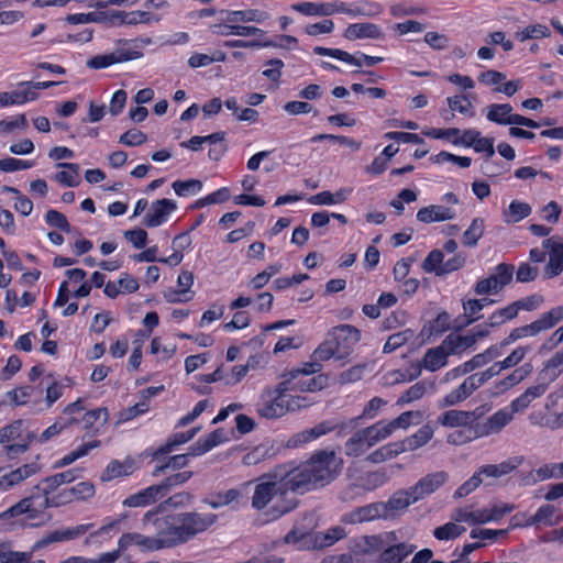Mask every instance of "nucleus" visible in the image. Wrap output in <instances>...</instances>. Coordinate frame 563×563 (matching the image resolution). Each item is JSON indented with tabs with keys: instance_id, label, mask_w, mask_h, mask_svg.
<instances>
[{
	"instance_id": "f257e3e1",
	"label": "nucleus",
	"mask_w": 563,
	"mask_h": 563,
	"mask_svg": "<svg viewBox=\"0 0 563 563\" xmlns=\"http://www.w3.org/2000/svg\"><path fill=\"white\" fill-rule=\"evenodd\" d=\"M342 468V460L334 451H318L300 464H285L256 479L252 507L263 510L269 507L273 518H278L296 504L287 499L288 492L303 494L331 483Z\"/></svg>"
},
{
	"instance_id": "f03ea898",
	"label": "nucleus",
	"mask_w": 563,
	"mask_h": 563,
	"mask_svg": "<svg viewBox=\"0 0 563 563\" xmlns=\"http://www.w3.org/2000/svg\"><path fill=\"white\" fill-rule=\"evenodd\" d=\"M65 492L66 487L60 488L52 475L47 476L34 486L30 496L22 498L1 512L0 519L7 520L25 515L29 521H36L34 525H43L51 518L49 516L45 518L46 509L66 505V498L63 497Z\"/></svg>"
},
{
	"instance_id": "7ed1b4c3",
	"label": "nucleus",
	"mask_w": 563,
	"mask_h": 563,
	"mask_svg": "<svg viewBox=\"0 0 563 563\" xmlns=\"http://www.w3.org/2000/svg\"><path fill=\"white\" fill-rule=\"evenodd\" d=\"M360 331L350 324H342L332 328L325 340L314 350L316 361L324 362L332 357L344 360L360 341Z\"/></svg>"
},
{
	"instance_id": "20e7f679",
	"label": "nucleus",
	"mask_w": 563,
	"mask_h": 563,
	"mask_svg": "<svg viewBox=\"0 0 563 563\" xmlns=\"http://www.w3.org/2000/svg\"><path fill=\"white\" fill-rule=\"evenodd\" d=\"M146 532H155L161 550L185 543L178 515L158 516L157 510L147 511L142 519Z\"/></svg>"
},
{
	"instance_id": "39448f33",
	"label": "nucleus",
	"mask_w": 563,
	"mask_h": 563,
	"mask_svg": "<svg viewBox=\"0 0 563 563\" xmlns=\"http://www.w3.org/2000/svg\"><path fill=\"white\" fill-rule=\"evenodd\" d=\"M37 439L30 421L14 420L0 429V445L8 457L25 453Z\"/></svg>"
},
{
	"instance_id": "423d86ee",
	"label": "nucleus",
	"mask_w": 563,
	"mask_h": 563,
	"mask_svg": "<svg viewBox=\"0 0 563 563\" xmlns=\"http://www.w3.org/2000/svg\"><path fill=\"white\" fill-rule=\"evenodd\" d=\"M505 369L501 361L495 362L487 369L467 376L455 389L439 400L440 408L452 407L466 400L476 389Z\"/></svg>"
},
{
	"instance_id": "0eeeda50",
	"label": "nucleus",
	"mask_w": 563,
	"mask_h": 563,
	"mask_svg": "<svg viewBox=\"0 0 563 563\" xmlns=\"http://www.w3.org/2000/svg\"><path fill=\"white\" fill-rule=\"evenodd\" d=\"M386 439L378 421L354 432L344 443V453L351 457H358Z\"/></svg>"
},
{
	"instance_id": "6e6552de",
	"label": "nucleus",
	"mask_w": 563,
	"mask_h": 563,
	"mask_svg": "<svg viewBox=\"0 0 563 563\" xmlns=\"http://www.w3.org/2000/svg\"><path fill=\"white\" fill-rule=\"evenodd\" d=\"M257 412L266 419H275L288 413L286 391L280 390L279 384L273 391L266 390L262 394Z\"/></svg>"
},
{
	"instance_id": "1a4fd4ad",
	"label": "nucleus",
	"mask_w": 563,
	"mask_h": 563,
	"mask_svg": "<svg viewBox=\"0 0 563 563\" xmlns=\"http://www.w3.org/2000/svg\"><path fill=\"white\" fill-rule=\"evenodd\" d=\"M279 385L282 391L314 393L324 387V378L322 376L308 377L300 372H289Z\"/></svg>"
},
{
	"instance_id": "9d476101",
	"label": "nucleus",
	"mask_w": 563,
	"mask_h": 563,
	"mask_svg": "<svg viewBox=\"0 0 563 563\" xmlns=\"http://www.w3.org/2000/svg\"><path fill=\"white\" fill-rule=\"evenodd\" d=\"M178 520L181 526L184 541L187 542L211 527L216 522L217 516L213 514L184 512L178 514Z\"/></svg>"
},
{
	"instance_id": "9b49d317",
	"label": "nucleus",
	"mask_w": 563,
	"mask_h": 563,
	"mask_svg": "<svg viewBox=\"0 0 563 563\" xmlns=\"http://www.w3.org/2000/svg\"><path fill=\"white\" fill-rule=\"evenodd\" d=\"M514 267L507 264H499L495 272L476 283L477 295H494L499 292L512 279Z\"/></svg>"
},
{
	"instance_id": "f8f14e48",
	"label": "nucleus",
	"mask_w": 563,
	"mask_h": 563,
	"mask_svg": "<svg viewBox=\"0 0 563 563\" xmlns=\"http://www.w3.org/2000/svg\"><path fill=\"white\" fill-rule=\"evenodd\" d=\"M483 416L479 409L459 410L450 409L438 417V423L445 428H472Z\"/></svg>"
},
{
	"instance_id": "ddd939ff",
	"label": "nucleus",
	"mask_w": 563,
	"mask_h": 563,
	"mask_svg": "<svg viewBox=\"0 0 563 563\" xmlns=\"http://www.w3.org/2000/svg\"><path fill=\"white\" fill-rule=\"evenodd\" d=\"M142 56L143 54L140 51L118 48L111 53L89 58L86 65L90 69H103L114 64L140 59Z\"/></svg>"
},
{
	"instance_id": "4468645a",
	"label": "nucleus",
	"mask_w": 563,
	"mask_h": 563,
	"mask_svg": "<svg viewBox=\"0 0 563 563\" xmlns=\"http://www.w3.org/2000/svg\"><path fill=\"white\" fill-rule=\"evenodd\" d=\"M40 471L41 467L36 462L23 464L11 471L0 467V490L5 492L13 488L27 478L38 474Z\"/></svg>"
},
{
	"instance_id": "2eb2a0df",
	"label": "nucleus",
	"mask_w": 563,
	"mask_h": 563,
	"mask_svg": "<svg viewBox=\"0 0 563 563\" xmlns=\"http://www.w3.org/2000/svg\"><path fill=\"white\" fill-rule=\"evenodd\" d=\"M130 547H137L142 552H155L161 551L156 536H147L140 532L123 533L118 541V549L113 552H118V558L122 552L128 550Z\"/></svg>"
},
{
	"instance_id": "dca6fc26",
	"label": "nucleus",
	"mask_w": 563,
	"mask_h": 563,
	"mask_svg": "<svg viewBox=\"0 0 563 563\" xmlns=\"http://www.w3.org/2000/svg\"><path fill=\"white\" fill-rule=\"evenodd\" d=\"M177 203L172 199H158L151 203L143 218V224L147 228H157L165 223L168 217L176 211Z\"/></svg>"
},
{
	"instance_id": "f3484780",
	"label": "nucleus",
	"mask_w": 563,
	"mask_h": 563,
	"mask_svg": "<svg viewBox=\"0 0 563 563\" xmlns=\"http://www.w3.org/2000/svg\"><path fill=\"white\" fill-rule=\"evenodd\" d=\"M449 479L445 471H438L421 477L411 488L417 500L424 499L429 495L437 492Z\"/></svg>"
},
{
	"instance_id": "a211bd4d",
	"label": "nucleus",
	"mask_w": 563,
	"mask_h": 563,
	"mask_svg": "<svg viewBox=\"0 0 563 563\" xmlns=\"http://www.w3.org/2000/svg\"><path fill=\"white\" fill-rule=\"evenodd\" d=\"M382 5L373 1H360L354 4H347L344 1H333L334 13H345L353 18L364 16L374 18L382 12Z\"/></svg>"
},
{
	"instance_id": "6ab92c4d",
	"label": "nucleus",
	"mask_w": 563,
	"mask_h": 563,
	"mask_svg": "<svg viewBox=\"0 0 563 563\" xmlns=\"http://www.w3.org/2000/svg\"><path fill=\"white\" fill-rule=\"evenodd\" d=\"M543 247L549 252V262L545 266V275L554 277L563 271V239L552 236L543 241Z\"/></svg>"
},
{
	"instance_id": "aec40b11",
	"label": "nucleus",
	"mask_w": 563,
	"mask_h": 563,
	"mask_svg": "<svg viewBox=\"0 0 563 563\" xmlns=\"http://www.w3.org/2000/svg\"><path fill=\"white\" fill-rule=\"evenodd\" d=\"M384 507L382 503H373L357 507L342 516L341 522L345 525H360L383 518Z\"/></svg>"
},
{
	"instance_id": "412c9836",
	"label": "nucleus",
	"mask_w": 563,
	"mask_h": 563,
	"mask_svg": "<svg viewBox=\"0 0 563 563\" xmlns=\"http://www.w3.org/2000/svg\"><path fill=\"white\" fill-rule=\"evenodd\" d=\"M549 386V384L537 376L536 383L511 401L510 409L512 412H521L526 410L536 399L542 397L547 393Z\"/></svg>"
},
{
	"instance_id": "4be33fe9",
	"label": "nucleus",
	"mask_w": 563,
	"mask_h": 563,
	"mask_svg": "<svg viewBox=\"0 0 563 563\" xmlns=\"http://www.w3.org/2000/svg\"><path fill=\"white\" fill-rule=\"evenodd\" d=\"M456 210L451 206L430 205L423 207L417 212V220L429 224L433 222H444L456 218Z\"/></svg>"
},
{
	"instance_id": "5701e85b",
	"label": "nucleus",
	"mask_w": 563,
	"mask_h": 563,
	"mask_svg": "<svg viewBox=\"0 0 563 563\" xmlns=\"http://www.w3.org/2000/svg\"><path fill=\"white\" fill-rule=\"evenodd\" d=\"M450 353L446 347H444L443 342L435 347L428 349L421 360L417 365L420 366V371L422 368L433 373L449 364Z\"/></svg>"
},
{
	"instance_id": "b1692460",
	"label": "nucleus",
	"mask_w": 563,
	"mask_h": 563,
	"mask_svg": "<svg viewBox=\"0 0 563 563\" xmlns=\"http://www.w3.org/2000/svg\"><path fill=\"white\" fill-rule=\"evenodd\" d=\"M411 488L396 492L386 503H382L384 507L383 518L394 517L396 514L406 510L411 504L417 503Z\"/></svg>"
},
{
	"instance_id": "393cba45",
	"label": "nucleus",
	"mask_w": 563,
	"mask_h": 563,
	"mask_svg": "<svg viewBox=\"0 0 563 563\" xmlns=\"http://www.w3.org/2000/svg\"><path fill=\"white\" fill-rule=\"evenodd\" d=\"M335 426L330 421H323L310 429L302 430L294 434L287 442L288 448H297L305 443L319 439L320 437L334 430Z\"/></svg>"
},
{
	"instance_id": "a878e982",
	"label": "nucleus",
	"mask_w": 563,
	"mask_h": 563,
	"mask_svg": "<svg viewBox=\"0 0 563 563\" xmlns=\"http://www.w3.org/2000/svg\"><path fill=\"white\" fill-rule=\"evenodd\" d=\"M532 372V365L527 363L522 365L521 367L515 369L506 377L497 380L493 385L492 394L493 395H501L506 393L507 390L511 389L516 385H518L520 382L526 379Z\"/></svg>"
},
{
	"instance_id": "bb28decb",
	"label": "nucleus",
	"mask_w": 563,
	"mask_h": 563,
	"mask_svg": "<svg viewBox=\"0 0 563 563\" xmlns=\"http://www.w3.org/2000/svg\"><path fill=\"white\" fill-rule=\"evenodd\" d=\"M213 33L222 35V36H263L265 31L260 27L251 26V25H242L239 23H230L225 20V23L214 24L212 26Z\"/></svg>"
},
{
	"instance_id": "cd10ccee",
	"label": "nucleus",
	"mask_w": 563,
	"mask_h": 563,
	"mask_svg": "<svg viewBox=\"0 0 563 563\" xmlns=\"http://www.w3.org/2000/svg\"><path fill=\"white\" fill-rule=\"evenodd\" d=\"M434 434V429L430 423L422 426L418 429L412 435L405 438L401 441H398L400 451L402 453L416 451L422 446H424Z\"/></svg>"
},
{
	"instance_id": "c85d7f7f",
	"label": "nucleus",
	"mask_w": 563,
	"mask_h": 563,
	"mask_svg": "<svg viewBox=\"0 0 563 563\" xmlns=\"http://www.w3.org/2000/svg\"><path fill=\"white\" fill-rule=\"evenodd\" d=\"M523 462L522 456H514L499 464H486L481 466L478 470L483 477L500 478L510 474L512 471L518 468Z\"/></svg>"
},
{
	"instance_id": "c756f323",
	"label": "nucleus",
	"mask_w": 563,
	"mask_h": 563,
	"mask_svg": "<svg viewBox=\"0 0 563 563\" xmlns=\"http://www.w3.org/2000/svg\"><path fill=\"white\" fill-rule=\"evenodd\" d=\"M343 36L349 41H355L361 38H380L383 37L382 29L369 22L350 24Z\"/></svg>"
},
{
	"instance_id": "7c9ffc66",
	"label": "nucleus",
	"mask_w": 563,
	"mask_h": 563,
	"mask_svg": "<svg viewBox=\"0 0 563 563\" xmlns=\"http://www.w3.org/2000/svg\"><path fill=\"white\" fill-rule=\"evenodd\" d=\"M179 290H170L165 295L169 302H186L194 297L190 288L194 284V274L188 271H183L177 279Z\"/></svg>"
},
{
	"instance_id": "2f4dec72",
	"label": "nucleus",
	"mask_w": 563,
	"mask_h": 563,
	"mask_svg": "<svg viewBox=\"0 0 563 563\" xmlns=\"http://www.w3.org/2000/svg\"><path fill=\"white\" fill-rule=\"evenodd\" d=\"M563 320V306L555 307L550 311L543 313L539 319L527 324L531 336L553 328L556 323Z\"/></svg>"
},
{
	"instance_id": "473e14b6",
	"label": "nucleus",
	"mask_w": 563,
	"mask_h": 563,
	"mask_svg": "<svg viewBox=\"0 0 563 563\" xmlns=\"http://www.w3.org/2000/svg\"><path fill=\"white\" fill-rule=\"evenodd\" d=\"M422 420L420 411H406L390 421H379L386 438H389L397 429H407L412 423H419Z\"/></svg>"
},
{
	"instance_id": "72a5a7b5",
	"label": "nucleus",
	"mask_w": 563,
	"mask_h": 563,
	"mask_svg": "<svg viewBox=\"0 0 563 563\" xmlns=\"http://www.w3.org/2000/svg\"><path fill=\"white\" fill-rule=\"evenodd\" d=\"M384 540L380 536H361L353 540L351 551L356 555H371L382 550Z\"/></svg>"
},
{
	"instance_id": "f704fd0d",
	"label": "nucleus",
	"mask_w": 563,
	"mask_h": 563,
	"mask_svg": "<svg viewBox=\"0 0 563 563\" xmlns=\"http://www.w3.org/2000/svg\"><path fill=\"white\" fill-rule=\"evenodd\" d=\"M451 520L433 530V537L439 541H451L460 538L466 532V527L456 520L454 510L451 514Z\"/></svg>"
},
{
	"instance_id": "c9c22d12",
	"label": "nucleus",
	"mask_w": 563,
	"mask_h": 563,
	"mask_svg": "<svg viewBox=\"0 0 563 563\" xmlns=\"http://www.w3.org/2000/svg\"><path fill=\"white\" fill-rule=\"evenodd\" d=\"M21 86L24 87L12 91L0 92V107L24 104L37 98L36 91H33L27 85L22 84Z\"/></svg>"
},
{
	"instance_id": "e433bc0d",
	"label": "nucleus",
	"mask_w": 563,
	"mask_h": 563,
	"mask_svg": "<svg viewBox=\"0 0 563 563\" xmlns=\"http://www.w3.org/2000/svg\"><path fill=\"white\" fill-rule=\"evenodd\" d=\"M139 282L129 274H123L118 282H109L104 286V294L115 298L121 294H132L139 289Z\"/></svg>"
},
{
	"instance_id": "4c0bfd02",
	"label": "nucleus",
	"mask_w": 563,
	"mask_h": 563,
	"mask_svg": "<svg viewBox=\"0 0 563 563\" xmlns=\"http://www.w3.org/2000/svg\"><path fill=\"white\" fill-rule=\"evenodd\" d=\"M306 16H328L334 14L332 2H299L290 7Z\"/></svg>"
},
{
	"instance_id": "58836bf2",
	"label": "nucleus",
	"mask_w": 563,
	"mask_h": 563,
	"mask_svg": "<svg viewBox=\"0 0 563 563\" xmlns=\"http://www.w3.org/2000/svg\"><path fill=\"white\" fill-rule=\"evenodd\" d=\"M514 413L515 412H512V410L507 411L505 409L496 411L482 426L481 435H489V434L498 433L510 421H512Z\"/></svg>"
},
{
	"instance_id": "ea45409f",
	"label": "nucleus",
	"mask_w": 563,
	"mask_h": 563,
	"mask_svg": "<svg viewBox=\"0 0 563 563\" xmlns=\"http://www.w3.org/2000/svg\"><path fill=\"white\" fill-rule=\"evenodd\" d=\"M163 496L159 493L157 485L150 486L136 494L129 496L123 500V505L128 507H145L154 504Z\"/></svg>"
},
{
	"instance_id": "a19ab883",
	"label": "nucleus",
	"mask_w": 563,
	"mask_h": 563,
	"mask_svg": "<svg viewBox=\"0 0 563 563\" xmlns=\"http://www.w3.org/2000/svg\"><path fill=\"white\" fill-rule=\"evenodd\" d=\"M91 527H92V525L89 523V525H79L77 527L67 528V529H63V530L51 531L43 538L41 543L46 545V544H51L54 542L74 540V539L82 536L84 533H86Z\"/></svg>"
},
{
	"instance_id": "79ce46f5",
	"label": "nucleus",
	"mask_w": 563,
	"mask_h": 563,
	"mask_svg": "<svg viewBox=\"0 0 563 563\" xmlns=\"http://www.w3.org/2000/svg\"><path fill=\"white\" fill-rule=\"evenodd\" d=\"M442 342L450 355H460L475 345L474 336L468 333L464 335L450 333Z\"/></svg>"
},
{
	"instance_id": "37998d69",
	"label": "nucleus",
	"mask_w": 563,
	"mask_h": 563,
	"mask_svg": "<svg viewBox=\"0 0 563 563\" xmlns=\"http://www.w3.org/2000/svg\"><path fill=\"white\" fill-rule=\"evenodd\" d=\"M351 190L347 188H340L335 192H331L328 190L321 191L319 194L312 195L308 198V202L313 206H333L343 203Z\"/></svg>"
},
{
	"instance_id": "c03bdc74",
	"label": "nucleus",
	"mask_w": 563,
	"mask_h": 563,
	"mask_svg": "<svg viewBox=\"0 0 563 563\" xmlns=\"http://www.w3.org/2000/svg\"><path fill=\"white\" fill-rule=\"evenodd\" d=\"M456 520L462 523H468L470 526L485 525V510L484 508H477L474 505L462 506L454 509Z\"/></svg>"
},
{
	"instance_id": "a18cd8bd",
	"label": "nucleus",
	"mask_w": 563,
	"mask_h": 563,
	"mask_svg": "<svg viewBox=\"0 0 563 563\" xmlns=\"http://www.w3.org/2000/svg\"><path fill=\"white\" fill-rule=\"evenodd\" d=\"M225 19L230 23H239V22L263 23L264 21L269 19V14L265 11H261V10H256V9L235 10V11H228Z\"/></svg>"
},
{
	"instance_id": "49530a36",
	"label": "nucleus",
	"mask_w": 563,
	"mask_h": 563,
	"mask_svg": "<svg viewBox=\"0 0 563 563\" xmlns=\"http://www.w3.org/2000/svg\"><path fill=\"white\" fill-rule=\"evenodd\" d=\"M563 368V351L553 354L545 363L543 368L538 373L540 379L551 385L560 375Z\"/></svg>"
},
{
	"instance_id": "de8ad7c7",
	"label": "nucleus",
	"mask_w": 563,
	"mask_h": 563,
	"mask_svg": "<svg viewBox=\"0 0 563 563\" xmlns=\"http://www.w3.org/2000/svg\"><path fill=\"white\" fill-rule=\"evenodd\" d=\"M225 440L224 432L222 430H216L208 434L205 439H200L194 445L189 448V454L192 456H199L206 452L212 450Z\"/></svg>"
},
{
	"instance_id": "09e8293b",
	"label": "nucleus",
	"mask_w": 563,
	"mask_h": 563,
	"mask_svg": "<svg viewBox=\"0 0 563 563\" xmlns=\"http://www.w3.org/2000/svg\"><path fill=\"white\" fill-rule=\"evenodd\" d=\"M487 119L497 124H512V107L508 103H494L487 107Z\"/></svg>"
},
{
	"instance_id": "8fccbe9b",
	"label": "nucleus",
	"mask_w": 563,
	"mask_h": 563,
	"mask_svg": "<svg viewBox=\"0 0 563 563\" xmlns=\"http://www.w3.org/2000/svg\"><path fill=\"white\" fill-rule=\"evenodd\" d=\"M416 550L415 545L398 543L388 547L380 554V563H400L405 558Z\"/></svg>"
},
{
	"instance_id": "3c124183",
	"label": "nucleus",
	"mask_w": 563,
	"mask_h": 563,
	"mask_svg": "<svg viewBox=\"0 0 563 563\" xmlns=\"http://www.w3.org/2000/svg\"><path fill=\"white\" fill-rule=\"evenodd\" d=\"M134 470V464L131 460H125L123 462L112 461L108 464L106 470L101 475V479L104 482H109L122 476H126L132 474Z\"/></svg>"
},
{
	"instance_id": "603ef678",
	"label": "nucleus",
	"mask_w": 563,
	"mask_h": 563,
	"mask_svg": "<svg viewBox=\"0 0 563 563\" xmlns=\"http://www.w3.org/2000/svg\"><path fill=\"white\" fill-rule=\"evenodd\" d=\"M161 16L150 10L125 11V26L150 25L158 23Z\"/></svg>"
},
{
	"instance_id": "864d4df0",
	"label": "nucleus",
	"mask_w": 563,
	"mask_h": 563,
	"mask_svg": "<svg viewBox=\"0 0 563 563\" xmlns=\"http://www.w3.org/2000/svg\"><path fill=\"white\" fill-rule=\"evenodd\" d=\"M385 483V475L380 472H371L362 476L357 483L350 486L349 492L360 494V489L364 492L373 490Z\"/></svg>"
},
{
	"instance_id": "5fc2aeb1",
	"label": "nucleus",
	"mask_w": 563,
	"mask_h": 563,
	"mask_svg": "<svg viewBox=\"0 0 563 563\" xmlns=\"http://www.w3.org/2000/svg\"><path fill=\"white\" fill-rule=\"evenodd\" d=\"M95 486L89 482H80L77 485L67 488L64 493L66 498V505L75 501V500H87L95 495Z\"/></svg>"
},
{
	"instance_id": "6e6d98bb",
	"label": "nucleus",
	"mask_w": 563,
	"mask_h": 563,
	"mask_svg": "<svg viewBox=\"0 0 563 563\" xmlns=\"http://www.w3.org/2000/svg\"><path fill=\"white\" fill-rule=\"evenodd\" d=\"M402 452L400 451V446L398 441L389 442L368 454L367 461L374 464H379L385 461L391 460Z\"/></svg>"
},
{
	"instance_id": "4d7b16f0",
	"label": "nucleus",
	"mask_w": 563,
	"mask_h": 563,
	"mask_svg": "<svg viewBox=\"0 0 563 563\" xmlns=\"http://www.w3.org/2000/svg\"><path fill=\"white\" fill-rule=\"evenodd\" d=\"M531 213V207L521 201L510 202L507 210L504 211L503 218L506 223H517L527 218Z\"/></svg>"
},
{
	"instance_id": "13d9d810",
	"label": "nucleus",
	"mask_w": 563,
	"mask_h": 563,
	"mask_svg": "<svg viewBox=\"0 0 563 563\" xmlns=\"http://www.w3.org/2000/svg\"><path fill=\"white\" fill-rule=\"evenodd\" d=\"M58 167L67 168L68 170L59 172L55 175V180L63 186L76 187L79 184V166L74 163H59Z\"/></svg>"
},
{
	"instance_id": "bf43d9fd",
	"label": "nucleus",
	"mask_w": 563,
	"mask_h": 563,
	"mask_svg": "<svg viewBox=\"0 0 563 563\" xmlns=\"http://www.w3.org/2000/svg\"><path fill=\"white\" fill-rule=\"evenodd\" d=\"M99 445H100V442L98 440H93V441L84 443L82 445L77 448L75 451L66 454L60 460H58L54 464V468H60V467H65L67 465H70L71 463H74L78 459L84 457L85 455H87L90 450L96 449Z\"/></svg>"
},
{
	"instance_id": "052dcab7",
	"label": "nucleus",
	"mask_w": 563,
	"mask_h": 563,
	"mask_svg": "<svg viewBox=\"0 0 563 563\" xmlns=\"http://www.w3.org/2000/svg\"><path fill=\"white\" fill-rule=\"evenodd\" d=\"M499 356V351L496 346H492L487 349L485 352L476 354L471 360L463 363L464 371L468 373L473 372L476 368H479L490 361L497 358Z\"/></svg>"
},
{
	"instance_id": "680f3d73",
	"label": "nucleus",
	"mask_w": 563,
	"mask_h": 563,
	"mask_svg": "<svg viewBox=\"0 0 563 563\" xmlns=\"http://www.w3.org/2000/svg\"><path fill=\"white\" fill-rule=\"evenodd\" d=\"M485 231L484 220L475 218L467 230L463 233L462 243L465 246L473 247L477 245Z\"/></svg>"
},
{
	"instance_id": "e2e57ef3",
	"label": "nucleus",
	"mask_w": 563,
	"mask_h": 563,
	"mask_svg": "<svg viewBox=\"0 0 563 563\" xmlns=\"http://www.w3.org/2000/svg\"><path fill=\"white\" fill-rule=\"evenodd\" d=\"M443 253L440 250L431 251L422 262V269L427 273H434L437 276H443L444 268Z\"/></svg>"
},
{
	"instance_id": "0e129e2a",
	"label": "nucleus",
	"mask_w": 563,
	"mask_h": 563,
	"mask_svg": "<svg viewBox=\"0 0 563 563\" xmlns=\"http://www.w3.org/2000/svg\"><path fill=\"white\" fill-rule=\"evenodd\" d=\"M551 32L544 24L537 23L528 25L516 32L515 36L520 41L525 42L530 38H542L550 36Z\"/></svg>"
},
{
	"instance_id": "69168bd1",
	"label": "nucleus",
	"mask_w": 563,
	"mask_h": 563,
	"mask_svg": "<svg viewBox=\"0 0 563 563\" xmlns=\"http://www.w3.org/2000/svg\"><path fill=\"white\" fill-rule=\"evenodd\" d=\"M191 476V471H184L166 477L163 482L157 484L161 495L164 497L174 487L180 486L188 482Z\"/></svg>"
},
{
	"instance_id": "338daca9",
	"label": "nucleus",
	"mask_w": 563,
	"mask_h": 563,
	"mask_svg": "<svg viewBox=\"0 0 563 563\" xmlns=\"http://www.w3.org/2000/svg\"><path fill=\"white\" fill-rule=\"evenodd\" d=\"M313 52L317 55L331 56V57H334V58L340 59L342 62H345V63H347L350 65H354V66H357V67L362 66L361 60L356 56L351 55L350 53H347L345 51H341V49H338V48H325V47H322V46H317V47H314Z\"/></svg>"
},
{
	"instance_id": "774afa93",
	"label": "nucleus",
	"mask_w": 563,
	"mask_h": 563,
	"mask_svg": "<svg viewBox=\"0 0 563 563\" xmlns=\"http://www.w3.org/2000/svg\"><path fill=\"white\" fill-rule=\"evenodd\" d=\"M118 560V552H104L97 558L69 556L58 563H114Z\"/></svg>"
}]
</instances>
